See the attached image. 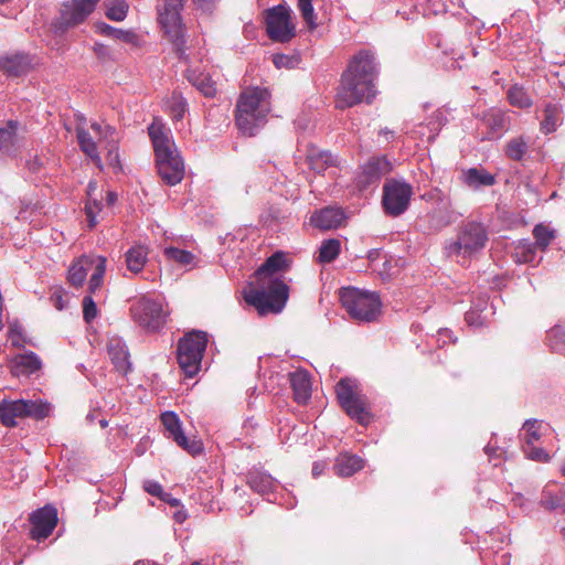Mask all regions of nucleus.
<instances>
[{
	"mask_svg": "<svg viewBox=\"0 0 565 565\" xmlns=\"http://www.w3.org/2000/svg\"><path fill=\"white\" fill-rule=\"evenodd\" d=\"M266 31L270 40L287 43L296 35V25L292 22L291 10L282 4L267 10Z\"/></svg>",
	"mask_w": 565,
	"mask_h": 565,
	"instance_id": "14",
	"label": "nucleus"
},
{
	"mask_svg": "<svg viewBox=\"0 0 565 565\" xmlns=\"http://www.w3.org/2000/svg\"><path fill=\"white\" fill-rule=\"evenodd\" d=\"M164 107L171 119L173 121H179L183 119L188 109V104L180 93L173 92L172 95L166 99Z\"/></svg>",
	"mask_w": 565,
	"mask_h": 565,
	"instance_id": "31",
	"label": "nucleus"
},
{
	"mask_svg": "<svg viewBox=\"0 0 565 565\" xmlns=\"http://www.w3.org/2000/svg\"><path fill=\"white\" fill-rule=\"evenodd\" d=\"M488 230L481 222L469 220L457 231L456 239L446 246L448 256L470 258L486 247Z\"/></svg>",
	"mask_w": 565,
	"mask_h": 565,
	"instance_id": "5",
	"label": "nucleus"
},
{
	"mask_svg": "<svg viewBox=\"0 0 565 565\" xmlns=\"http://www.w3.org/2000/svg\"><path fill=\"white\" fill-rule=\"evenodd\" d=\"M347 214L340 206H326L315 211L310 216L313 227L321 231L335 230L345 223Z\"/></svg>",
	"mask_w": 565,
	"mask_h": 565,
	"instance_id": "21",
	"label": "nucleus"
},
{
	"mask_svg": "<svg viewBox=\"0 0 565 565\" xmlns=\"http://www.w3.org/2000/svg\"><path fill=\"white\" fill-rule=\"evenodd\" d=\"M355 384L350 379H342L335 386L337 397L340 405L347 414L361 425H367L371 415L366 408L365 402L355 393Z\"/></svg>",
	"mask_w": 565,
	"mask_h": 565,
	"instance_id": "15",
	"label": "nucleus"
},
{
	"mask_svg": "<svg viewBox=\"0 0 565 565\" xmlns=\"http://www.w3.org/2000/svg\"><path fill=\"white\" fill-rule=\"evenodd\" d=\"M533 257H534L533 247H532V245H527L526 247H524L523 262H525V263L532 262Z\"/></svg>",
	"mask_w": 565,
	"mask_h": 565,
	"instance_id": "64",
	"label": "nucleus"
},
{
	"mask_svg": "<svg viewBox=\"0 0 565 565\" xmlns=\"http://www.w3.org/2000/svg\"><path fill=\"white\" fill-rule=\"evenodd\" d=\"M96 191H97V182L89 181L87 189H86L87 200L85 203L86 222H87V226L89 228H93L96 226V224H97L96 216L103 210V201L98 200L96 198Z\"/></svg>",
	"mask_w": 565,
	"mask_h": 565,
	"instance_id": "27",
	"label": "nucleus"
},
{
	"mask_svg": "<svg viewBox=\"0 0 565 565\" xmlns=\"http://www.w3.org/2000/svg\"><path fill=\"white\" fill-rule=\"evenodd\" d=\"M334 163L335 159L328 151H321L309 156L310 168L318 173H322L328 167H331Z\"/></svg>",
	"mask_w": 565,
	"mask_h": 565,
	"instance_id": "38",
	"label": "nucleus"
},
{
	"mask_svg": "<svg viewBox=\"0 0 565 565\" xmlns=\"http://www.w3.org/2000/svg\"><path fill=\"white\" fill-rule=\"evenodd\" d=\"M561 122V107L556 104H547L544 108V118L541 121V130L551 134L556 130Z\"/></svg>",
	"mask_w": 565,
	"mask_h": 565,
	"instance_id": "33",
	"label": "nucleus"
},
{
	"mask_svg": "<svg viewBox=\"0 0 565 565\" xmlns=\"http://www.w3.org/2000/svg\"><path fill=\"white\" fill-rule=\"evenodd\" d=\"M207 337L203 331H193L180 339L178 344V363L188 377H193L200 370Z\"/></svg>",
	"mask_w": 565,
	"mask_h": 565,
	"instance_id": "9",
	"label": "nucleus"
},
{
	"mask_svg": "<svg viewBox=\"0 0 565 565\" xmlns=\"http://www.w3.org/2000/svg\"><path fill=\"white\" fill-rule=\"evenodd\" d=\"M547 341L552 350L562 352L565 350V328L555 326L547 332Z\"/></svg>",
	"mask_w": 565,
	"mask_h": 565,
	"instance_id": "43",
	"label": "nucleus"
},
{
	"mask_svg": "<svg viewBox=\"0 0 565 565\" xmlns=\"http://www.w3.org/2000/svg\"><path fill=\"white\" fill-rule=\"evenodd\" d=\"M100 0H66L62 3L60 14L52 22L55 35L62 36L68 30L86 21Z\"/></svg>",
	"mask_w": 565,
	"mask_h": 565,
	"instance_id": "10",
	"label": "nucleus"
},
{
	"mask_svg": "<svg viewBox=\"0 0 565 565\" xmlns=\"http://www.w3.org/2000/svg\"><path fill=\"white\" fill-rule=\"evenodd\" d=\"M425 198L434 204L433 209L427 212L424 217L429 231L439 232L454 224L462 216L461 213L454 209L449 195L443 193L440 190H434L425 194Z\"/></svg>",
	"mask_w": 565,
	"mask_h": 565,
	"instance_id": "13",
	"label": "nucleus"
},
{
	"mask_svg": "<svg viewBox=\"0 0 565 565\" xmlns=\"http://www.w3.org/2000/svg\"><path fill=\"white\" fill-rule=\"evenodd\" d=\"M448 122L447 110L437 109L429 116L425 122L418 125L416 129L412 131L414 137H418L422 140L431 142L440 129Z\"/></svg>",
	"mask_w": 565,
	"mask_h": 565,
	"instance_id": "22",
	"label": "nucleus"
},
{
	"mask_svg": "<svg viewBox=\"0 0 565 565\" xmlns=\"http://www.w3.org/2000/svg\"><path fill=\"white\" fill-rule=\"evenodd\" d=\"M217 0H194V2L203 10L211 11Z\"/></svg>",
	"mask_w": 565,
	"mask_h": 565,
	"instance_id": "59",
	"label": "nucleus"
},
{
	"mask_svg": "<svg viewBox=\"0 0 565 565\" xmlns=\"http://www.w3.org/2000/svg\"><path fill=\"white\" fill-rule=\"evenodd\" d=\"M524 452L529 459L534 461L546 462L550 460L548 454L543 448L534 445L524 446Z\"/></svg>",
	"mask_w": 565,
	"mask_h": 565,
	"instance_id": "51",
	"label": "nucleus"
},
{
	"mask_svg": "<svg viewBox=\"0 0 565 565\" xmlns=\"http://www.w3.org/2000/svg\"><path fill=\"white\" fill-rule=\"evenodd\" d=\"M295 401L305 404L311 397V383L308 372L297 370L289 375Z\"/></svg>",
	"mask_w": 565,
	"mask_h": 565,
	"instance_id": "26",
	"label": "nucleus"
},
{
	"mask_svg": "<svg viewBox=\"0 0 565 565\" xmlns=\"http://www.w3.org/2000/svg\"><path fill=\"white\" fill-rule=\"evenodd\" d=\"M424 2L427 3V8L424 9V15H427V14H437L439 11H441V8L436 6L435 3V0H423Z\"/></svg>",
	"mask_w": 565,
	"mask_h": 565,
	"instance_id": "58",
	"label": "nucleus"
},
{
	"mask_svg": "<svg viewBox=\"0 0 565 565\" xmlns=\"http://www.w3.org/2000/svg\"><path fill=\"white\" fill-rule=\"evenodd\" d=\"M301 62L299 53L292 54H274L273 63L277 68H296Z\"/></svg>",
	"mask_w": 565,
	"mask_h": 565,
	"instance_id": "44",
	"label": "nucleus"
},
{
	"mask_svg": "<svg viewBox=\"0 0 565 565\" xmlns=\"http://www.w3.org/2000/svg\"><path fill=\"white\" fill-rule=\"evenodd\" d=\"M413 188L405 181L388 180L383 186L382 204L386 214L399 216L409 206Z\"/></svg>",
	"mask_w": 565,
	"mask_h": 565,
	"instance_id": "16",
	"label": "nucleus"
},
{
	"mask_svg": "<svg viewBox=\"0 0 565 565\" xmlns=\"http://www.w3.org/2000/svg\"><path fill=\"white\" fill-rule=\"evenodd\" d=\"M148 135L153 145L160 178L168 185L180 183L184 177V163L172 139L170 128L156 117L148 127Z\"/></svg>",
	"mask_w": 565,
	"mask_h": 565,
	"instance_id": "3",
	"label": "nucleus"
},
{
	"mask_svg": "<svg viewBox=\"0 0 565 565\" xmlns=\"http://www.w3.org/2000/svg\"><path fill=\"white\" fill-rule=\"evenodd\" d=\"M508 98L512 106L519 108H527L532 105V100L524 88L516 85L509 89Z\"/></svg>",
	"mask_w": 565,
	"mask_h": 565,
	"instance_id": "39",
	"label": "nucleus"
},
{
	"mask_svg": "<svg viewBox=\"0 0 565 565\" xmlns=\"http://www.w3.org/2000/svg\"><path fill=\"white\" fill-rule=\"evenodd\" d=\"M103 411L102 408L94 409L93 412L88 413L86 416V420L88 423H94L95 419L98 418V423L102 428L106 427V418L102 415Z\"/></svg>",
	"mask_w": 565,
	"mask_h": 565,
	"instance_id": "56",
	"label": "nucleus"
},
{
	"mask_svg": "<svg viewBox=\"0 0 565 565\" xmlns=\"http://www.w3.org/2000/svg\"><path fill=\"white\" fill-rule=\"evenodd\" d=\"M108 362L111 364L109 371L115 376L117 386H122L132 372V361L127 343L119 337L108 339Z\"/></svg>",
	"mask_w": 565,
	"mask_h": 565,
	"instance_id": "17",
	"label": "nucleus"
},
{
	"mask_svg": "<svg viewBox=\"0 0 565 565\" xmlns=\"http://www.w3.org/2000/svg\"><path fill=\"white\" fill-rule=\"evenodd\" d=\"M23 337V328L19 323H14L10 326L9 329V338L11 339V344L15 348H22L21 338Z\"/></svg>",
	"mask_w": 565,
	"mask_h": 565,
	"instance_id": "54",
	"label": "nucleus"
},
{
	"mask_svg": "<svg viewBox=\"0 0 565 565\" xmlns=\"http://www.w3.org/2000/svg\"><path fill=\"white\" fill-rule=\"evenodd\" d=\"M182 7V0L164 1V4L159 7L158 14L159 23L166 35L173 43L179 58L186 60L183 39L184 28L180 15Z\"/></svg>",
	"mask_w": 565,
	"mask_h": 565,
	"instance_id": "12",
	"label": "nucleus"
},
{
	"mask_svg": "<svg viewBox=\"0 0 565 565\" xmlns=\"http://www.w3.org/2000/svg\"><path fill=\"white\" fill-rule=\"evenodd\" d=\"M128 8L125 0H108V20L122 21L127 15Z\"/></svg>",
	"mask_w": 565,
	"mask_h": 565,
	"instance_id": "45",
	"label": "nucleus"
},
{
	"mask_svg": "<svg viewBox=\"0 0 565 565\" xmlns=\"http://www.w3.org/2000/svg\"><path fill=\"white\" fill-rule=\"evenodd\" d=\"M97 312L98 310L94 299L90 296H85L83 298V318L88 326L97 317Z\"/></svg>",
	"mask_w": 565,
	"mask_h": 565,
	"instance_id": "50",
	"label": "nucleus"
},
{
	"mask_svg": "<svg viewBox=\"0 0 565 565\" xmlns=\"http://www.w3.org/2000/svg\"><path fill=\"white\" fill-rule=\"evenodd\" d=\"M392 170L391 162L386 157H372L362 167L358 175V184L360 188H367L381 180Z\"/></svg>",
	"mask_w": 565,
	"mask_h": 565,
	"instance_id": "20",
	"label": "nucleus"
},
{
	"mask_svg": "<svg viewBox=\"0 0 565 565\" xmlns=\"http://www.w3.org/2000/svg\"><path fill=\"white\" fill-rule=\"evenodd\" d=\"M161 423L167 431V437L173 439L178 446L191 455H198L202 451V444L198 440H190L183 433L181 422L174 412H164L161 414Z\"/></svg>",
	"mask_w": 565,
	"mask_h": 565,
	"instance_id": "19",
	"label": "nucleus"
},
{
	"mask_svg": "<svg viewBox=\"0 0 565 565\" xmlns=\"http://www.w3.org/2000/svg\"><path fill=\"white\" fill-rule=\"evenodd\" d=\"M105 270L106 257L83 255L72 263L68 269L67 281L71 286L79 288L84 285L88 273L92 271L89 291L94 292L102 285Z\"/></svg>",
	"mask_w": 565,
	"mask_h": 565,
	"instance_id": "8",
	"label": "nucleus"
},
{
	"mask_svg": "<svg viewBox=\"0 0 565 565\" xmlns=\"http://www.w3.org/2000/svg\"><path fill=\"white\" fill-rule=\"evenodd\" d=\"M108 39H113L122 43L132 44L136 42V34L132 31L122 30L108 25Z\"/></svg>",
	"mask_w": 565,
	"mask_h": 565,
	"instance_id": "49",
	"label": "nucleus"
},
{
	"mask_svg": "<svg viewBox=\"0 0 565 565\" xmlns=\"http://www.w3.org/2000/svg\"><path fill=\"white\" fill-rule=\"evenodd\" d=\"M298 9L310 30L317 28L312 0H298Z\"/></svg>",
	"mask_w": 565,
	"mask_h": 565,
	"instance_id": "47",
	"label": "nucleus"
},
{
	"mask_svg": "<svg viewBox=\"0 0 565 565\" xmlns=\"http://www.w3.org/2000/svg\"><path fill=\"white\" fill-rule=\"evenodd\" d=\"M108 166H113L115 172L122 171V167L119 162L118 153L113 157L111 151L108 150Z\"/></svg>",
	"mask_w": 565,
	"mask_h": 565,
	"instance_id": "57",
	"label": "nucleus"
},
{
	"mask_svg": "<svg viewBox=\"0 0 565 565\" xmlns=\"http://www.w3.org/2000/svg\"><path fill=\"white\" fill-rule=\"evenodd\" d=\"M529 150V142L523 136L510 139L504 147V154L513 161L523 160Z\"/></svg>",
	"mask_w": 565,
	"mask_h": 565,
	"instance_id": "34",
	"label": "nucleus"
},
{
	"mask_svg": "<svg viewBox=\"0 0 565 565\" xmlns=\"http://www.w3.org/2000/svg\"><path fill=\"white\" fill-rule=\"evenodd\" d=\"M143 488L145 490L153 495V497H158V498H161L163 494H164V491H163V488L162 486L157 482V481H153V480H147L145 481L143 483Z\"/></svg>",
	"mask_w": 565,
	"mask_h": 565,
	"instance_id": "55",
	"label": "nucleus"
},
{
	"mask_svg": "<svg viewBox=\"0 0 565 565\" xmlns=\"http://www.w3.org/2000/svg\"><path fill=\"white\" fill-rule=\"evenodd\" d=\"M52 300H53V303L55 306L56 309L58 310H63L64 307H65V303H64V300H63V296L60 295V294H54L52 296Z\"/></svg>",
	"mask_w": 565,
	"mask_h": 565,
	"instance_id": "63",
	"label": "nucleus"
},
{
	"mask_svg": "<svg viewBox=\"0 0 565 565\" xmlns=\"http://www.w3.org/2000/svg\"><path fill=\"white\" fill-rule=\"evenodd\" d=\"M340 300L350 317L356 321L371 322L380 315L381 301L376 292L343 288Z\"/></svg>",
	"mask_w": 565,
	"mask_h": 565,
	"instance_id": "7",
	"label": "nucleus"
},
{
	"mask_svg": "<svg viewBox=\"0 0 565 565\" xmlns=\"http://www.w3.org/2000/svg\"><path fill=\"white\" fill-rule=\"evenodd\" d=\"M247 481L254 491L264 497L273 494L279 486L270 475L260 470L250 471L247 476ZM268 501H271V499L268 498Z\"/></svg>",
	"mask_w": 565,
	"mask_h": 565,
	"instance_id": "25",
	"label": "nucleus"
},
{
	"mask_svg": "<svg viewBox=\"0 0 565 565\" xmlns=\"http://www.w3.org/2000/svg\"><path fill=\"white\" fill-rule=\"evenodd\" d=\"M163 255L168 260L177 263L182 267L192 268L195 266V256L189 250L168 246L163 248Z\"/></svg>",
	"mask_w": 565,
	"mask_h": 565,
	"instance_id": "32",
	"label": "nucleus"
},
{
	"mask_svg": "<svg viewBox=\"0 0 565 565\" xmlns=\"http://www.w3.org/2000/svg\"><path fill=\"white\" fill-rule=\"evenodd\" d=\"M465 319L469 326L480 327L487 321L488 313L480 315L479 311L476 312V309H470L466 312Z\"/></svg>",
	"mask_w": 565,
	"mask_h": 565,
	"instance_id": "53",
	"label": "nucleus"
},
{
	"mask_svg": "<svg viewBox=\"0 0 565 565\" xmlns=\"http://www.w3.org/2000/svg\"><path fill=\"white\" fill-rule=\"evenodd\" d=\"M160 499L170 504L171 507L180 505V500L173 498L170 493L164 492V494Z\"/></svg>",
	"mask_w": 565,
	"mask_h": 565,
	"instance_id": "62",
	"label": "nucleus"
},
{
	"mask_svg": "<svg viewBox=\"0 0 565 565\" xmlns=\"http://www.w3.org/2000/svg\"><path fill=\"white\" fill-rule=\"evenodd\" d=\"M533 235L535 238V244L544 250L552 239L554 238V231L550 230L547 226H544L542 224L536 225L533 230Z\"/></svg>",
	"mask_w": 565,
	"mask_h": 565,
	"instance_id": "46",
	"label": "nucleus"
},
{
	"mask_svg": "<svg viewBox=\"0 0 565 565\" xmlns=\"http://www.w3.org/2000/svg\"><path fill=\"white\" fill-rule=\"evenodd\" d=\"M31 67V58L28 54L15 53L0 55V71L11 77L25 75Z\"/></svg>",
	"mask_w": 565,
	"mask_h": 565,
	"instance_id": "23",
	"label": "nucleus"
},
{
	"mask_svg": "<svg viewBox=\"0 0 565 565\" xmlns=\"http://www.w3.org/2000/svg\"><path fill=\"white\" fill-rule=\"evenodd\" d=\"M188 79L198 87L200 92H202L205 96L211 97L216 93V88L212 81L204 74L195 75L194 73H190L188 75Z\"/></svg>",
	"mask_w": 565,
	"mask_h": 565,
	"instance_id": "41",
	"label": "nucleus"
},
{
	"mask_svg": "<svg viewBox=\"0 0 565 565\" xmlns=\"http://www.w3.org/2000/svg\"><path fill=\"white\" fill-rule=\"evenodd\" d=\"M147 256L148 252L143 246L131 247L126 253L127 268L134 274L140 273L147 262Z\"/></svg>",
	"mask_w": 565,
	"mask_h": 565,
	"instance_id": "35",
	"label": "nucleus"
},
{
	"mask_svg": "<svg viewBox=\"0 0 565 565\" xmlns=\"http://www.w3.org/2000/svg\"><path fill=\"white\" fill-rule=\"evenodd\" d=\"M270 111L269 93L266 88L245 89L236 105L237 128L247 136H254L266 121Z\"/></svg>",
	"mask_w": 565,
	"mask_h": 565,
	"instance_id": "4",
	"label": "nucleus"
},
{
	"mask_svg": "<svg viewBox=\"0 0 565 565\" xmlns=\"http://www.w3.org/2000/svg\"><path fill=\"white\" fill-rule=\"evenodd\" d=\"M376 62L372 52L360 51L355 54L342 74L337 93V107L344 109L362 102L371 103L376 94Z\"/></svg>",
	"mask_w": 565,
	"mask_h": 565,
	"instance_id": "2",
	"label": "nucleus"
},
{
	"mask_svg": "<svg viewBox=\"0 0 565 565\" xmlns=\"http://www.w3.org/2000/svg\"><path fill=\"white\" fill-rule=\"evenodd\" d=\"M341 242L338 238L324 239L319 248L318 262L329 264L333 262L340 254Z\"/></svg>",
	"mask_w": 565,
	"mask_h": 565,
	"instance_id": "36",
	"label": "nucleus"
},
{
	"mask_svg": "<svg viewBox=\"0 0 565 565\" xmlns=\"http://www.w3.org/2000/svg\"><path fill=\"white\" fill-rule=\"evenodd\" d=\"M286 265L285 255L275 253L255 271L256 286L245 291V301L253 306L259 316L279 313L288 299V287L275 274Z\"/></svg>",
	"mask_w": 565,
	"mask_h": 565,
	"instance_id": "1",
	"label": "nucleus"
},
{
	"mask_svg": "<svg viewBox=\"0 0 565 565\" xmlns=\"http://www.w3.org/2000/svg\"><path fill=\"white\" fill-rule=\"evenodd\" d=\"M525 446L534 445L540 438L539 422L536 419H527L523 425Z\"/></svg>",
	"mask_w": 565,
	"mask_h": 565,
	"instance_id": "48",
	"label": "nucleus"
},
{
	"mask_svg": "<svg viewBox=\"0 0 565 565\" xmlns=\"http://www.w3.org/2000/svg\"><path fill=\"white\" fill-rule=\"evenodd\" d=\"M487 126L491 130V136L489 138L501 137L505 131V117L501 111H493L487 118Z\"/></svg>",
	"mask_w": 565,
	"mask_h": 565,
	"instance_id": "42",
	"label": "nucleus"
},
{
	"mask_svg": "<svg viewBox=\"0 0 565 565\" xmlns=\"http://www.w3.org/2000/svg\"><path fill=\"white\" fill-rule=\"evenodd\" d=\"M17 130V122L10 120L8 126L4 128H0V154L7 153L10 151L13 146V140Z\"/></svg>",
	"mask_w": 565,
	"mask_h": 565,
	"instance_id": "40",
	"label": "nucleus"
},
{
	"mask_svg": "<svg viewBox=\"0 0 565 565\" xmlns=\"http://www.w3.org/2000/svg\"><path fill=\"white\" fill-rule=\"evenodd\" d=\"M540 503L546 510L565 512V489L561 488L554 492L550 487H545Z\"/></svg>",
	"mask_w": 565,
	"mask_h": 565,
	"instance_id": "30",
	"label": "nucleus"
},
{
	"mask_svg": "<svg viewBox=\"0 0 565 565\" xmlns=\"http://www.w3.org/2000/svg\"><path fill=\"white\" fill-rule=\"evenodd\" d=\"M31 529L29 536L36 542L45 541L52 535L58 523L57 509L53 504H45L29 515Z\"/></svg>",
	"mask_w": 565,
	"mask_h": 565,
	"instance_id": "18",
	"label": "nucleus"
},
{
	"mask_svg": "<svg viewBox=\"0 0 565 565\" xmlns=\"http://www.w3.org/2000/svg\"><path fill=\"white\" fill-rule=\"evenodd\" d=\"M470 309H476V312L479 311L480 315L488 313V317L494 313L492 306H489L487 296L475 299Z\"/></svg>",
	"mask_w": 565,
	"mask_h": 565,
	"instance_id": "52",
	"label": "nucleus"
},
{
	"mask_svg": "<svg viewBox=\"0 0 565 565\" xmlns=\"http://www.w3.org/2000/svg\"><path fill=\"white\" fill-rule=\"evenodd\" d=\"M131 317L147 331H158L167 323L170 315L168 303L161 296L149 295L138 298L130 307Z\"/></svg>",
	"mask_w": 565,
	"mask_h": 565,
	"instance_id": "6",
	"label": "nucleus"
},
{
	"mask_svg": "<svg viewBox=\"0 0 565 565\" xmlns=\"http://www.w3.org/2000/svg\"><path fill=\"white\" fill-rule=\"evenodd\" d=\"M42 367V361L33 351L18 354L11 360V373L13 376H30Z\"/></svg>",
	"mask_w": 565,
	"mask_h": 565,
	"instance_id": "24",
	"label": "nucleus"
},
{
	"mask_svg": "<svg viewBox=\"0 0 565 565\" xmlns=\"http://www.w3.org/2000/svg\"><path fill=\"white\" fill-rule=\"evenodd\" d=\"M462 181L469 188L478 190L483 186L493 185L495 183V178L484 169L470 168L467 171H463Z\"/></svg>",
	"mask_w": 565,
	"mask_h": 565,
	"instance_id": "29",
	"label": "nucleus"
},
{
	"mask_svg": "<svg viewBox=\"0 0 565 565\" xmlns=\"http://www.w3.org/2000/svg\"><path fill=\"white\" fill-rule=\"evenodd\" d=\"M42 161L38 158V157H34L32 160H29L28 161V168L31 172H39L42 168Z\"/></svg>",
	"mask_w": 565,
	"mask_h": 565,
	"instance_id": "60",
	"label": "nucleus"
},
{
	"mask_svg": "<svg viewBox=\"0 0 565 565\" xmlns=\"http://www.w3.org/2000/svg\"><path fill=\"white\" fill-rule=\"evenodd\" d=\"M77 139L82 151L85 152L90 159H93L99 166L102 159L98 154L97 146L90 137L89 132H87L84 129H79L77 131Z\"/></svg>",
	"mask_w": 565,
	"mask_h": 565,
	"instance_id": "37",
	"label": "nucleus"
},
{
	"mask_svg": "<svg viewBox=\"0 0 565 565\" xmlns=\"http://www.w3.org/2000/svg\"><path fill=\"white\" fill-rule=\"evenodd\" d=\"M327 468V463L323 462V461H317L313 463L312 466V476L315 478H318L319 476H321L324 471V469Z\"/></svg>",
	"mask_w": 565,
	"mask_h": 565,
	"instance_id": "61",
	"label": "nucleus"
},
{
	"mask_svg": "<svg viewBox=\"0 0 565 565\" xmlns=\"http://www.w3.org/2000/svg\"><path fill=\"white\" fill-rule=\"evenodd\" d=\"M363 466L364 461L359 456L341 454L337 457L333 469L339 477H351L361 470Z\"/></svg>",
	"mask_w": 565,
	"mask_h": 565,
	"instance_id": "28",
	"label": "nucleus"
},
{
	"mask_svg": "<svg viewBox=\"0 0 565 565\" xmlns=\"http://www.w3.org/2000/svg\"><path fill=\"white\" fill-rule=\"evenodd\" d=\"M50 413L51 404L41 399H17L0 403V422L7 427H14L17 425V417H30L35 420H42L49 417Z\"/></svg>",
	"mask_w": 565,
	"mask_h": 565,
	"instance_id": "11",
	"label": "nucleus"
}]
</instances>
